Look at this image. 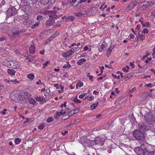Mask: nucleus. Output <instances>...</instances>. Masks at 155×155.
Here are the masks:
<instances>
[{"mask_svg": "<svg viewBox=\"0 0 155 155\" xmlns=\"http://www.w3.org/2000/svg\"><path fill=\"white\" fill-rule=\"evenodd\" d=\"M86 60L84 58L80 59L77 62V64L79 65H81L84 62H85Z\"/></svg>", "mask_w": 155, "mask_h": 155, "instance_id": "21", "label": "nucleus"}, {"mask_svg": "<svg viewBox=\"0 0 155 155\" xmlns=\"http://www.w3.org/2000/svg\"><path fill=\"white\" fill-rule=\"evenodd\" d=\"M78 97L77 96H76L75 98H74V99L73 100V101L74 102V103H76V101H77L78 100Z\"/></svg>", "mask_w": 155, "mask_h": 155, "instance_id": "60", "label": "nucleus"}, {"mask_svg": "<svg viewBox=\"0 0 155 155\" xmlns=\"http://www.w3.org/2000/svg\"><path fill=\"white\" fill-rule=\"evenodd\" d=\"M153 86V84L151 83H149L148 84H146L145 85V87H152Z\"/></svg>", "mask_w": 155, "mask_h": 155, "instance_id": "48", "label": "nucleus"}, {"mask_svg": "<svg viewBox=\"0 0 155 155\" xmlns=\"http://www.w3.org/2000/svg\"><path fill=\"white\" fill-rule=\"evenodd\" d=\"M145 120L149 124L153 125L155 123V116L152 113H149L147 115Z\"/></svg>", "mask_w": 155, "mask_h": 155, "instance_id": "5", "label": "nucleus"}, {"mask_svg": "<svg viewBox=\"0 0 155 155\" xmlns=\"http://www.w3.org/2000/svg\"><path fill=\"white\" fill-rule=\"evenodd\" d=\"M145 34H144V32L142 31H139L138 32V35L139 37H140L141 36H143L145 35Z\"/></svg>", "mask_w": 155, "mask_h": 155, "instance_id": "31", "label": "nucleus"}, {"mask_svg": "<svg viewBox=\"0 0 155 155\" xmlns=\"http://www.w3.org/2000/svg\"><path fill=\"white\" fill-rule=\"evenodd\" d=\"M90 11L92 13V14L96 13L97 12V10L95 7H93L91 8Z\"/></svg>", "mask_w": 155, "mask_h": 155, "instance_id": "22", "label": "nucleus"}, {"mask_svg": "<svg viewBox=\"0 0 155 155\" xmlns=\"http://www.w3.org/2000/svg\"><path fill=\"white\" fill-rule=\"evenodd\" d=\"M151 146L147 144H142L140 147L135 149V151L139 155H145Z\"/></svg>", "mask_w": 155, "mask_h": 155, "instance_id": "1", "label": "nucleus"}, {"mask_svg": "<svg viewBox=\"0 0 155 155\" xmlns=\"http://www.w3.org/2000/svg\"><path fill=\"white\" fill-rule=\"evenodd\" d=\"M103 44L101 45V46L98 48L99 51L100 52L102 51V50L105 49L106 47L107 44L105 42H103Z\"/></svg>", "mask_w": 155, "mask_h": 155, "instance_id": "18", "label": "nucleus"}, {"mask_svg": "<svg viewBox=\"0 0 155 155\" xmlns=\"http://www.w3.org/2000/svg\"><path fill=\"white\" fill-rule=\"evenodd\" d=\"M130 65L131 66L132 68H134L135 67V66L134 65V63H133L132 62H130Z\"/></svg>", "mask_w": 155, "mask_h": 155, "instance_id": "57", "label": "nucleus"}, {"mask_svg": "<svg viewBox=\"0 0 155 155\" xmlns=\"http://www.w3.org/2000/svg\"><path fill=\"white\" fill-rule=\"evenodd\" d=\"M61 114L59 112H56L55 114V115H56L57 117H60V115H61Z\"/></svg>", "mask_w": 155, "mask_h": 155, "instance_id": "51", "label": "nucleus"}, {"mask_svg": "<svg viewBox=\"0 0 155 155\" xmlns=\"http://www.w3.org/2000/svg\"><path fill=\"white\" fill-rule=\"evenodd\" d=\"M147 3L145 5L144 4L143 5V6H145L147 8L149 7L150 5H153L154 2V0H147Z\"/></svg>", "mask_w": 155, "mask_h": 155, "instance_id": "15", "label": "nucleus"}, {"mask_svg": "<svg viewBox=\"0 0 155 155\" xmlns=\"http://www.w3.org/2000/svg\"><path fill=\"white\" fill-rule=\"evenodd\" d=\"M83 84L81 81H79L78 83L76 85V87L77 88H78V87H81L83 86Z\"/></svg>", "mask_w": 155, "mask_h": 155, "instance_id": "30", "label": "nucleus"}, {"mask_svg": "<svg viewBox=\"0 0 155 155\" xmlns=\"http://www.w3.org/2000/svg\"><path fill=\"white\" fill-rule=\"evenodd\" d=\"M151 16L155 18V10L151 13Z\"/></svg>", "mask_w": 155, "mask_h": 155, "instance_id": "53", "label": "nucleus"}, {"mask_svg": "<svg viewBox=\"0 0 155 155\" xmlns=\"http://www.w3.org/2000/svg\"><path fill=\"white\" fill-rule=\"evenodd\" d=\"M24 25L27 27L28 28L30 27V25L32 24V21L28 18H23L21 19Z\"/></svg>", "mask_w": 155, "mask_h": 155, "instance_id": "7", "label": "nucleus"}, {"mask_svg": "<svg viewBox=\"0 0 155 155\" xmlns=\"http://www.w3.org/2000/svg\"><path fill=\"white\" fill-rule=\"evenodd\" d=\"M19 29L18 28H14L13 30V35L14 36L18 35L19 34Z\"/></svg>", "mask_w": 155, "mask_h": 155, "instance_id": "16", "label": "nucleus"}, {"mask_svg": "<svg viewBox=\"0 0 155 155\" xmlns=\"http://www.w3.org/2000/svg\"><path fill=\"white\" fill-rule=\"evenodd\" d=\"M44 19V18L42 15H38L37 16V21L38 22H39L40 21L43 20Z\"/></svg>", "mask_w": 155, "mask_h": 155, "instance_id": "27", "label": "nucleus"}, {"mask_svg": "<svg viewBox=\"0 0 155 155\" xmlns=\"http://www.w3.org/2000/svg\"><path fill=\"white\" fill-rule=\"evenodd\" d=\"M7 72L9 74L11 75H15V72L13 70L10 69H8Z\"/></svg>", "mask_w": 155, "mask_h": 155, "instance_id": "20", "label": "nucleus"}, {"mask_svg": "<svg viewBox=\"0 0 155 155\" xmlns=\"http://www.w3.org/2000/svg\"><path fill=\"white\" fill-rule=\"evenodd\" d=\"M17 13L16 9L14 7L10 8L6 12V18H9L15 15Z\"/></svg>", "mask_w": 155, "mask_h": 155, "instance_id": "6", "label": "nucleus"}, {"mask_svg": "<svg viewBox=\"0 0 155 155\" xmlns=\"http://www.w3.org/2000/svg\"><path fill=\"white\" fill-rule=\"evenodd\" d=\"M21 3L25 5H28L29 3V0H21Z\"/></svg>", "mask_w": 155, "mask_h": 155, "instance_id": "37", "label": "nucleus"}, {"mask_svg": "<svg viewBox=\"0 0 155 155\" xmlns=\"http://www.w3.org/2000/svg\"><path fill=\"white\" fill-rule=\"evenodd\" d=\"M139 129L140 131H146L148 130H153V125H150L147 123L143 122L139 123L138 125Z\"/></svg>", "mask_w": 155, "mask_h": 155, "instance_id": "3", "label": "nucleus"}, {"mask_svg": "<svg viewBox=\"0 0 155 155\" xmlns=\"http://www.w3.org/2000/svg\"><path fill=\"white\" fill-rule=\"evenodd\" d=\"M15 143L16 144H18L19 143V138H17L15 139Z\"/></svg>", "mask_w": 155, "mask_h": 155, "instance_id": "42", "label": "nucleus"}, {"mask_svg": "<svg viewBox=\"0 0 155 155\" xmlns=\"http://www.w3.org/2000/svg\"><path fill=\"white\" fill-rule=\"evenodd\" d=\"M20 8L21 11L26 12H28L31 11V7L28 5H23Z\"/></svg>", "mask_w": 155, "mask_h": 155, "instance_id": "11", "label": "nucleus"}, {"mask_svg": "<svg viewBox=\"0 0 155 155\" xmlns=\"http://www.w3.org/2000/svg\"><path fill=\"white\" fill-rule=\"evenodd\" d=\"M143 27H147L149 26V23L148 22H146L145 24H143V22H141Z\"/></svg>", "mask_w": 155, "mask_h": 155, "instance_id": "35", "label": "nucleus"}, {"mask_svg": "<svg viewBox=\"0 0 155 155\" xmlns=\"http://www.w3.org/2000/svg\"><path fill=\"white\" fill-rule=\"evenodd\" d=\"M80 108L79 107H77L75 109V110H74V114H75L78 113L80 110Z\"/></svg>", "mask_w": 155, "mask_h": 155, "instance_id": "49", "label": "nucleus"}, {"mask_svg": "<svg viewBox=\"0 0 155 155\" xmlns=\"http://www.w3.org/2000/svg\"><path fill=\"white\" fill-rule=\"evenodd\" d=\"M98 103L97 102L95 104H91L90 106V107L92 109H94L96 107L98 106Z\"/></svg>", "mask_w": 155, "mask_h": 155, "instance_id": "26", "label": "nucleus"}, {"mask_svg": "<svg viewBox=\"0 0 155 155\" xmlns=\"http://www.w3.org/2000/svg\"><path fill=\"white\" fill-rule=\"evenodd\" d=\"M148 30L147 28H144L143 29V31L144 32V34L147 33L148 32Z\"/></svg>", "mask_w": 155, "mask_h": 155, "instance_id": "59", "label": "nucleus"}, {"mask_svg": "<svg viewBox=\"0 0 155 155\" xmlns=\"http://www.w3.org/2000/svg\"><path fill=\"white\" fill-rule=\"evenodd\" d=\"M74 16H69L66 18V19L68 20H70L71 21H72L74 20Z\"/></svg>", "mask_w": 155, "mask_h": 155, "instance_id": "38", "label": "nucleus"}, {"mask_svg": "<svg viewBox=\"0 0 155 155\" xmlns=\"http://www.w3.org/2000/svg\"><path fill=\"white\" fill-rule=\"evenodd\" d=\"M50 63V61H47L44 64H43V67L44 68L46 67L47 65H48V64L49 63Z\"/></svg>", "mask_w": 155, "mask_h": 155, "instance_id": "44", "label": "nucleus"}, {"mask_svg": "<svg viewBox=\"0 0 155 155\" xmlns=\"http://www.w3.org/2000/svg\"><path fill=\"white\" fill-rule=\"evenodd\" d=\"M44 124H41L38 126V128L39 129H42L44 128Z\"/></svg>", "mask_w": 155, "mask_h": 155, "instance_id": "39", "label": "nucleus"}, {"mask_svg": "<svg viewBox=\"0 0 155 155\" xmlns=\"http://www.w3.org/2000/svg\"><path fill=\"white\" fill-rule=\"evenodd\" d=\"M62 56L64 57H68L66 53H63L62 54Z\"/></svg>", "mask_w": 155, "mask_h": 155, "instance_id": "64", "label": "nucleus"}, {"mask_svg": "<svg viewBox=\"0 0 155 155\" xmlns=\"http://www.w3.org/2000/svg\"><path fill=\"white\" fill-rule=\"evenodd\" d=\"M11 82H14V84L18 83H19V81H17V80L16 79H15L14 80H11Z\"/></svg>", "mask_w": 155, "mask_h": 155, "instance_id": "46", "label": "nucleus"}, {"mask_svg": "<svg viewBox=\"0 0 155 155\" xmlns=\"http://www.w3.org/2000/svg\"><path fill=\"white\" fill-rule=\"evenodd\" d=\"M75 121H76V120H72L70 122V125H71L73 124H77V123Z\"/></svg>", "mask_w": 155, "mask_h": 155, "instance_id": "43", "label": "nucleus"}, {"mask_svg": "<svg viewBox=\"0 0 155 155\" xmlns=\"http://www.w3.org/2000/svg\"><path fill=\"white\" fill-rule=\"evenodd\" d=\"M12 99L14 101L16 102H18L19 101V95L18 92L16 91V93L12 96Z\"/></svg>", "mask_w": 155, "mask_h": 155, "instance_id": "13", "label": "nucleus"}, {"mask_svg": "<svg viewBox=\"0 0 155 155\" xmlns=\"http://www.w3.org/2000/svg\"><path fill=\"white\" fill-rule=\"evenodd\" d=\"M105 67L106 68H112V67H111V65H110V66H108L107 65V64H105Z\"/></svg>", "mask_w": 155, "mask_h": 155, "instance_id": "63", "label": "nucleus"}, {"mask_svg": "<svg viewBox=\"0 0 155 155\" xmlns=\"http://www.w3.org/2000/svg\"><path fill=\"white\" fill-rule=\"evenodd\" d=\"M67 64L66 65H64L63 67V68H68V69H69L71 67V65L69 64V62L67 61Z\"/></svg>", "mask_w": 155, "mask_h": 155, "instance_id": "29", "label": "nucleus"}, {"mask_svg": "<svg viewBox=\"0 0 155 155\" xmlns=\"http://www.w3.org/2000/svg\"><path fill=\"white\" fill-rule=\"evenodd\" d=\"M66 53V54H67V56L68 57L69 56H70V55H71V54H72V53H71V52L70 51H68Z\"/></svg>", "mask_w": 155, "mask_h": 155, "instance_id": "54", "label": "nucleus"}, {"mask_svg": "<svg viewBox=\"0 0 155 155\" xmlns=\"http://www.w3.org/2000/svg\"><path fill=\"white\" fill-rule=\"evenodd\" d=\"M129 67L128 66H127L126 68H122L123 71L125 72H127L129 71Z\"/></svg>", "mask_w": 155, "mask_h": 155, "instance_id": "32", "label": "nucleus"}, {"mask_svg": "<svg viewBox=\"0 0 155 155\" xmlns=\"http://www.w3.org/2000/svg\"><path fill=\"white\" fill-rule=\"evenodd\" d=\"M90 73H88L87 74V77L89 78V80L91 81H92L93 80L92 79L93 78V77L92 75H90Z\"/></svg>", "mask_w": 155, "mask_h": 155, "instance_id": "36", "label": "nucleus"}, {"mask_svg": "<svg viewBox=\"0 0 155 155\" xmlns=\"http://www.w3.org/2000/svg\"><path fill=\"white\" fill-rule=\"evenodd\" d=\"M135 4L134 2H130L127 8L125 9L126 12H128L132 9L135 6Z\"/></svg>", "mask_w": 155, "mask_h": 155, "instance_id": "14", "label": "nucleus"}, {"mask_svg": "<svg viewBox=\"0 0 155 155\" xmlns=\"http://www.w3.org/2000/svg\"><path fill=\"white\" fill-rule=\"evenodd\" d=\"M6 40V38L5 37H3L0 38V41L1 42H2L4 41H5Z\"/></svg>", "mask_w": 155, "mask_h": 155, "instance_id": "50", "label": "nucleus"}, {"mask_svg": "<svg viewBox=\"0 0 155 155\" xmlns=\"http://www.w3.org/2000/svg\"><path fill=\"white\" fill-rule=\"evenodd\" d=\"M27 77L31 80H33L35 78L34 75L32 73L28 74L27 75Z\"/></svg>", "mask_w": 155, "mask_h": 155, "instance_id": "24", "label": "nucleus"}, {"mask_svg": "<svg viewBox=\"0 0 155 155\" xmlns=\"http://www.w3.org/2000/svg\"><path fill=\"white\" fill-rule=\"evenodd\" d=\"M70 51L71 52V53H72V54H73L74 53V52L75 51V50L74 48L71 49L70 50Z\"/></svg>", "mask_w": 155, "mask_h": 155, "instance_id": "55", "label": "nucleus"}, {"mask_svg": "<svg viewBox=\"0 0 155 155\" xmlns=\"http://www.w3.org/2000/svg\"><path fill=\"white\" fill-rule=\"evenodd\" d=\"M129 74H127L125 75L124 77V79L125 80H128L129 79Z\"/></svg>", "mask_w": 155, "mask_h": 155, "instance_id": "47", "label": "nucleus"}, {"mask_svg": "<svg viewBox=\"0 0 155 155\" xmlns=\"http://www.w3.org/2000/svg\"><path fill=\"white\" fill-rule=\"evenodd\" d=\"M85 99H87L89 101H92L94 99V97L91 94H87L85 96Z\"/></svg>", "mask_w": 155, "mask_h": 155, "instance_id": "17", "label": "nucleus"}, {"mask_svg": "<svg viewBox=\"0 0 155 155\" xmlns=\"http://www.w3.org/2000/svg\"><path fill=\"white\" fill-rule=\"evenodd\" d=\"M136 90V88L135 87H134L131 90L130 92L131 93H133Z\"/></svg>", "mask_w": 155, "mask_h": 155, "instance_id": "58", "label": "nucleus"}, {"mask_svg": "<svg viewBox=\"0 0 155 155\" xmlns=\"http://www.w3.org/2000/svg\"><path fill=\"white\" fill-rule=\"evenodd\" d=\"M133 135L137 140L140 141H143L145 140L144 134L139 129H137L134 130L133 131Z\"/></svg>", "mask_w": 155, "mask_h": 155, "instance_id": "2", "label": "nucleus"}, {"mask_svg": "<svg viewBox=\"0 0 155 155\" xmlns=\"http://www.w3.org/2000/svg\"><path fill=\"white\" fill-rule=\"evenodd\" d=\"M87 94V93H84L82 94H81L79 96V98L80 99H82L84 97H85V96H86V95Z\"/></svg>", "mask_w": 155, "mask_h": 155, "instance_id": "41", "label": "nucleus"}, {"mask_svg": "<svg viewBox=\"0 0 155 155\" xmlns=\"http://www.w3.org/2000/svg\"><path fill=\"white\" fill-rule=\"evenodd\" d=\"M5 64L8 67L14 68H16V65L17 64L16 63L14 60L7 61Z\"/></svg>", "mask_w": 155, "mask_h": 155, "instance_id": "8", "label": "nucleus"}, {"mask_svg": "<svg viewBox=\"0 0 155 155\" xmlns=\"http://www.w3.org/2000/svg\"><path fill=\"white\" fill-rule=\"evenodd\" d=\"M147 154L148 155H155V150L150 151L148 150Z\"/></svg>", "mask_w": 155, "mask_h": 155, "instance_id": "25", "label": "nucleus"}, {"mask_svg": "<svg viewBox=\"0 0 155 155\" xmlns=\"http://www.w3.org/2000/svg\"><path fill=\"white\" fill-rule=\"evenodd\" d=\"M49 0H40V2L43 5H45L48 3Z\"/></svg>", "mask_w": 155, "mask_h": 155, "instance_id": "28", "label": "nucleus"}, {"mask_svg": "<svg viewBox=\"0 0 155 155\" xmlns=\"http://www.w3.org/2000/svg\"><path fill=\"white\" fill-rule=\"evenodd\" d=\"M28 92L21 91L20 92V101H23L28 97Z\"/></svg>", "mask_w": 155, "mask_h": 155, "instance_id": "10", "label": "nucleus"}, {"mask_svg": "<svg viewBox=\"0 0 155 155\" xmlns=\"http://www.w3.org/2000/svg\"><path fill=\"white\" fill-rule=\"evenodd\" d=\"M80 142L84 146L86 145V144H88L90 142V140L87 139L86 137H84L83 138H81Z\"/></svg>", "mask_w": 155, "mask_h": 155, "instance_id": "12", "label": "nucleus"}, {"mask_svg": "<svg viewBox=\"0 0 155 155\" xmlns=\"http://www.w3.org/2000/svg\"><path fill=\"white\" fill-rule=\"evenodd\" d=\"M66 103H67V102L65 101L64 102V104H61V105L60 107H62L64 106V107H65L66 106Z\"/></svg>", "mask_w": 155, "mask_h": 155, "instance_id": "62", "label": "nucleus"}, {"mask_svg": "<svg viewBox=\"0 0 155 155\" xmlns=\"http://www.w3.org/2000/svg\"><path fill=\"white\" fill-rule=\"evenodd\" d=\"M35 47L34 45H31L29 48V51L30 53L33 54L35 52Z\"/></svg>", "mask_w": 155, "mask_h": 155, "instance_id": "19", "label": "nucleus"}, {"mask_svg": "<svg viewBox=\"0 0 155 155\" xmlns=\"http://www.w3.org/2000/svg\"><path fill=\"white\" fill-rule=\"evenodd\" d=\"M105 142L104 140L102 138L97 137L94 140V142L95 144H98L101 145H103Z\"/></svg>", "mask_w": 155, "mask_h": 155, "instance_id": "9", "label": "nucleus"}, {"mask_svg": "<svg viewBox=\"0 0 155 155\" xmlns=\"http://www.w3.org/2000/svg\"><path fill=\"white\" fill-rule=\"evenodd\" d=\"M104 127V128L105 129H108L109 128H110V127H112V125L111 124H106Z\"/></svg>", "mask_w": 155, "mask_h": 155, "instance_id": "33", "label": "nucleus"}, {"mask_svg": "<svg viewBox=\"0 0 155 155\" xmlns=\"http://www.w3.org/2000/svg\"><path fill=\"white\" fill-rule=\"evenodd\" d=\"M29 101L30 104H35V103L36 102L35 100L33 98H31L30 99Z\"/></svg>", "mask_w": 155, "mask_h": 155, "instance_id": "34", "label": "nucleus"}, {"mask_svg": "<svg viewBox=\"0 0 155 155\" xmlns=\"http://www.w3.org/2000/svg\"><path fill=\"white\" fill-rule=\"evenodd\" d=\"M49 19L46 21V25H53L54 23V19L57 17L55 11H52L50 12L49 14Z\"/></svg>", "mask_w": 155, "mask_h": 155, "instance_id": "4", "label": "nucleus"}, {"mask_svg": "<svg viewBox=\"0 0 155 155\" xmlns=\"http://www.w3.org/2000/svg\"><path fill=\"white\" fill-rule=\"evenodd\" d=\"M38 0H31V4L33 5L35 4L37 2Z\"/></svg>", "mask_w": 155, "mask_h": 155, "instance_id": "45", "label": "nucleus"}, {"mask_svg": "<svg viewBox=\"0 0 155 155\" xmlns=\"http://www.w3.org/2000/svg\"><path fill=\"white\" fill-rule=\"evenodd\" d=\"M54 120V119L52 117H50L48 118L47 120V121L48 123H49L51 122V121H53Z\"/></svg>", "mask_w": 155, "mask_h": 155, "instance_id": "40", "label": "nucleus"}, {"mask_svg": "<svg viewBox=\"0 0 155 155\" xmlns=\"http://www.w3.org/2000/svg\"><path fill=\"white\" fill-rule=\"evenodd\" d=\"M76 15L78 17H81L83 15V14L80 12H78L77 13Z\"/></svg>", "mask_w": 155, "mask_h": 155, "instance_id": "52", "label": "nucleus"}, {"mask_svg": "<svg viewBox=\"0 0 155 155\" xmlns=\"http://www.w3.org/2000/svg\"><path fill=\"white\" fill-rule=\"evenodd\" d=\"M7 109H4L3 111H2V112H1V113L3 114L4 115L6 113H5V112L7 111Z\"/></svg>", "mask_w": 155, "mask_h": 155, "instance_id": "61", "label": "nucleus"}, {"mask_svg": "<svg viewBox=\"0 0 155 155\" xmlns=\"http://www.w3.org/2000/svg\"><path fill=\"white\" fill-rule=\"evenodd\" d=\"M59 35L58 32H56L51 36L50 37V39L51 40L56 37Z\"/></svg>", "mask_w": 155, "mask_h": 155, "instance_id": "23", "label": "nucleus"}, {"mask_svg": "<svg viewBox=\"0 0 155 155\" xmlns=\"http://www.w3.org/2000/svg\"><path fill=\"white\" fill-rule=\"evenodd\" d=\"M68 133V131L67 130H65L64 131V132H62L61 133V134L63 135H65L67 133Z\"/></svg>", "mask_w": 155, "mask_h": 155, "instance_id": "56", "label": "nucleus"}]
</instances>
